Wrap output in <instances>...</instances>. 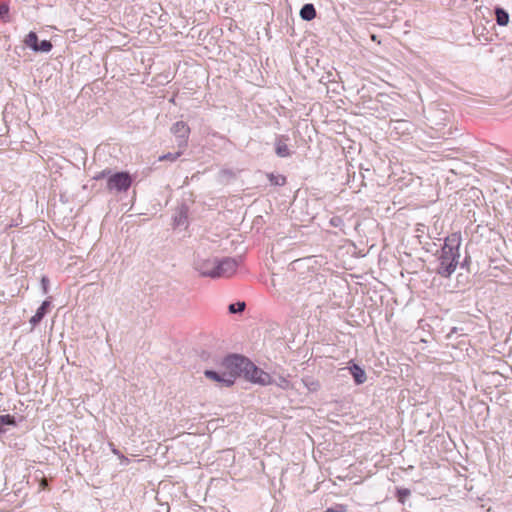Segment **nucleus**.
<instances>
[{"mask_svg": "<svg viewBox=\"0 0 512 512\" xmlns=\"http://www.w3.org/2000/svg\"><path fill=\"white\" fill-rule=\"evenodd\" d=\"M41 285H42L43 293L47 294V292H48V285H49V279L46 276L42 277Z\"/></svg>", "mask_w": 512, "mask_h": 512, "instance_id": "393cba45", "label": "nucleus"}, {"mask_svg": "<svg viewBox=\"0 0 512 512\" xmlns=\"http://www.w3.org/2000/svg\"><path fill=\"white\" fill-rule=\"evenodd\" d=\"M217 261L216 257L196 253L193 267L201 276L215 278Z\"/></svg>", "mask_w": 512, "mask_h": 512, "instance_id": "7ed1b4c3", "label": "nucleus"}, {"mask_svg": "<svg viewBox=\"0 0 512 512\" xmlns=\"http://www.w3.org/2000/svg\"><path fill=\"white\" fill-rule=\"evenodd\" d=\"M410 494H411V492L409 489H406V488L397 489V499L401 503H404L406 498L409 497Z\"/></svg>", "mask_w": 512, "mask_h": 512, "instance_id": "6ab92c4d", "label": "nucleus"}, {"mask_svg": "<svg viewBox=\"0 0 512 512\" xmlns=\"http://www.w3.org/2000/svg\"><path fill=\"white\" fill-rule=\"evenodd\" d=\"M246 307V304L245 302H237V303H232L228 306V310L230 313H238V312H242L244 311Z\"/></svg>", "mask_w": 512, "mask_h": 512, "instance_id": "a211bd4d", "label": "nucleus"}, {"mask_svg": "<svg viewBox=\"0 0 512 512\" xmlns=\"http://www.w3.org/2000/svg\"><path fill=\"white\" fill-rule=\"evenodd\" d=\"M460 245V233H452L445 238L444 244L438 252V266L435 269L441 277L449 278L456 270L460 258Z\"/></svg>", "mask_w": 512, "mask_h": 512, "instance_id": "f257e3e1", "label": "nucleus"}, {"mask_svg": "<svg viewBox=\"0 0 512 512\" xmlns=\"http://www.w3.org/2000/svg\"><path fill=\"white\" fill-rule=\"evenodd\" d=\"M187 209L182 207L173 217V223L175 227L186 226L187 225Z\"/></svg>", "mask_w": 512, "mask_h": 512, "instance_id": "2eb2a0df", "label": "nucleus"}, {"mask_svg": "<svg viewBox=\"0 0 512 512\" xmlns=\"http://www.w3.org/2000/svg\"><path fill=\"white\" fill-rule=\"evenodd\" d=\"M237 266L238 262L234 258L226 257L218 260L215 278L231 276L236 271Z\"/></svg>", "mask_w": 512, "mask_h": 512, "instance_id": "423d86ee", "label": "nucleus"}, {"mask_svg": "<svg viewBox=\"0 0 512 512\" xmlns=\"http://www.w3.org/2000/svg\"><path fill=\"white\" fill-rule=\"evenodd\" d=\"M9 6L5 3H0V20L8 21Z\"/></svg>", "mask_w": 512, "mask_h": 512, "instance_id": "5701e85b", "label": "nucleus"}, {"mask_svg": "<svg viewBox=\"0 0 512 512\" xmlns=\"http://www.w3.org/2000/svg\"><path fill=\"white\" fill-rule=\"evenodd\" d=\"M371 39H372L373 41H376V35L372 34V35H371Z\"/></svg>", "mask_w": 512, "mask_h": 512, "instance_id": "bb28decb", "label": "nucleus"}, {"mask_svg": "<svg viewBox=\"0 0 512 512\" xmlns=\"http://www.w3.org/2000/svg\"><path fill=\"white\" fill-rule=\"evenodd\" d=\"M268 179L272 185L283 186L286 183V178L282 175L268 174Z\"/></svg>", "mask_w": 512, "mask_h": 512, "instance_id": "f3484780", "label": "nucleus"}, {"mask_svg": "<svg viewBox=\"0 0 512 512\" xmlns=\"http://www.w3.org/2000/svg\"><path fill=\"white\" fill-rule=\"evenodd\" d=\"M105 177H107V189L110 192H126L132 184L131 175L125 171L112 173L111 169H105L97 173L93 178L100 180Z\"/></svg>", "mask_w": 512, "mask_h": 512, "instance_id": "f03ea898", "label": "nucleus"}, {"mask_svg": "<svg viewBox=\"0 0 512 512\" xmlns=\"http://www.w3.org/2000/svg\"><path fill=\"white\" fill-rule=\"evenodd\" d=\"M254 373H259V375L264 378H270V375L268 373L264 372L263 370L255 366L249 359L246 358V362L241 376H244V378L250 381L251 376Z\"/></svg>", "mask_w": 512, "mask_h": 512, "instance_id": "1a4fd4ad", "label": "nucleus"}, {"mask_svg": "<svg viewBox=\"0 0 512 512\" xmlns=\"http://www.w3.org/2000/svg\"><path fill=\"white\" fill-rule=\"evenodd\" d=\"M303 383L305 384L309 391H316L320 387L319 383L311 378L303 379Z\"/></svg>", "mask_w": 512, "mask_h": 512, "instance_id": "aec40b11", "label": "nucleus"}, {"mask_svg": "<svg viewBox=\"0 0 512 512\" xmlns=\"http://www.w3.org/2000/svg\"><path fill=\"white\" fill-rule=\"evenodd\" d=\"M275 152L279 157H289L291 152L288 145L283 141V137L278 138L275 143Z\"/></svg>", "mask_w": 512, "mask_h": 512, "instance_id": "4468645a", "label": "nucleus"}, {"mask_svg": "<svg viewBox=\"0 0 512 512\" xmlns=\"http://www.w3.org/2000/svg\"><path fill=\"white\" fill-rule=\"evenodd\" d=\"M330 224L333 226V227H339V228H342L344 226V221L342 219V217L340 216H334L330 219Z\"/></svg>", "mask_w": 512, "mask_h": 512, "instance_id": "b1692460", "label": "nucleus"}, {"mask_svg": "<svg viewBox=\"0 0 512 512\" xmlns=\"http://www.w3.org/2000/svg\"><path fill=\"white\" fill-rule=\"evenodd\" d=\"M300 17L303 20L311 21L316 17V9L313 4L307 3L300 10Z\"/></svg>", "mask_w": 512, "mask_h": 512, "instance_id": "f8f14e48", "label": "nucleus"}, {"mask_svg": "<svg viewBox=\"0 0 512 512\" xmlns=\"http://www.w3.org/2000/svg\"><path fill=\"white\" fill-rule=\"evenodd\" d=\"M24 43L27 47L32 49L34 52H49L52 49V43L49 40L39 41L38 36L35 32L30 31L25 39Z\"/></svg>", "mask_w": 512, "mask_h": 512, "instance_id": "39448f33", "label": "nucleus"}, {"mask_svg": "<svg viewBox=\"0 0 512 512\" xmlns=\"http://www.w3.org/2000/svg\"><path fill=\"white\" fill-rule=\"evenodd\" d=\"M245 362L246 357L237 354L229 355L223 360L221 367L227 375H231L232 385L236 377L242 375Z\"/></svg>", "mask_w": 512, "mask_h": 512, "instance_id": "20e7f679", "label": "nucleus"}, {"mask_svg": "<svg viewBox=\"0 0 512 512\" xmlns=\"http://www.w3.org/2000/svg\"><path fill=\"white\" fill-rule=\"evenodd\" d=\"M110 446L112 447V452H113L115 455H117L119 458H121V459H123V460H125V461H128V459H127V458H125V457H124V456L119 452V450H118V449H116V448H114V447H113V444H112V443H110Z\"/></svg>", "mask_w": 512, "mask_h": 512, "instance_id": "a878e982", "label": "nucleus"}, {"mask_svg": "<svg viewBox=\"0 0 512 512\" xmlns=\"http://www.w3.org/2000/svg\"><path fill=\"white\" fill-rule=\"evenodd\" d=\"M182 154V151H178L176 153H167L165 155H162L159 157V160L160 161H163V160H169V161H175L176 159H178Z\"/></svg>", "mask_w": 512, "mask_h": 512, "instance_id": "4be33fe9", "label": "nucleus"}, {"mask_svg": "<svg viewBox=\"0 0 512 512\" xmlns=\"http://www.w3.org/2000/svg\"><path fill=\"white\" fill-rule=\"evenodd\" d=\"M496 22L499 26H507L509 23V14L502 7H495L494 10Z\"/></svg>", "mask_w": 512, "mask_h": 512, "instance_id": "ddd939ff", "label": "nucleus"}, {"mask_svg": "<svg viewBox=\"0 0 512 512\" xmlns=\"http://www.w3.org/2000/svg\"><path fill=\"white\" fill-rule=\"evenodd\" d=\"M269 380H270V378H264V377L260 376L259 373H254L250 379L251 382L258 383L261 385H265V384L269 383Z\"/></svg>", "mask_w": 512, "mask_h": 512, "instance_id": "412c9836", "label": "nucleus"}, {"mask_svg": "<svg viewBox=\"0 0 512 512\" xmlns=\"http://www.w3.org/2000/svg\"><path fill=\"white\" fill-rule=\"evenodd\" d=\"M50 306L51 302L49 300H45L42 302L41 306L37 309L35 315H33L29 321L33 328L42 321V319L47 314Z\"/></svg>", "mask_w": 512, "mask_h": 512, "instance_id": "9d476101", "label": "nucleus"}, {"mask_svg": "<svg viewBox=\"0 0 512 512\" xmlns=\"http://www.w3.org/2000/svg\"><path fill=\"white\" fill-rule=\"evenodd\" d=\"M349 370L356 384L359 385L366 381V373L359 365L353 364Z\"/></svg>", "mask_w": 512, "mask_h": 512, "instance_id": "9b49d317", "label": "nucleus"}, {"mask_svg": "<svg viewBox=\"0 0 512 512\" xmlns=\"http://www.w3.org/2000/svg\"><path fill=\"white\" fill-rule=\"evenodd\" d=\"M204 375L221 386L229 387L232 385L231 375H227L222 368L219 371L205 370Z\"/></svg>", "mask_w": 512, "mask_h": 512, "instance_id": "6e6552de", "label": "nucleus"}, {"mask_svg": "<svg viewBox=\"0 0 512 512\" xmlns=\"http://www.w3.org/2000/svg\"><path fill=\"white\" fill-rule=\"evenodd\" d=\"M396 123H398V124H407V122H405V121H396Z\"/></svg>", "mask_w": 512, "mask_h": 512, "instance_id": "cd10ccee", "label": "nucleus"}, {"mask_svg": "<svg viewBox=\"0 0 512 512\" xmlns=\"http://www.w3.org/2000/svg\"><path fill=\"white\" fill-rule=\"evenodd\" d=\"M171 132L179 139V148H184L187 145V139L190 134V128L184 121H177L171 127Z\"/></svg>", "mask_w": 512, "mask_h": 512, "instance_id": "0eeeda50", "label": "nucleus"}, {"mask_svg": "<svg viewBox=\"0 0 512 512\" xmlns=\"http://www.w3.org/2000/svg\"><path fill=\"white\" fill-rule=\"evenodd\" d=\"M6 425L16 426L15 417L10 414L0 415V433H4L6 431L4 428Z\"/></svg>", "mask_w": 512, "mask_h": 512, "instance_id": "dca6fc26", "label": "nucleus"}]
</instances>
